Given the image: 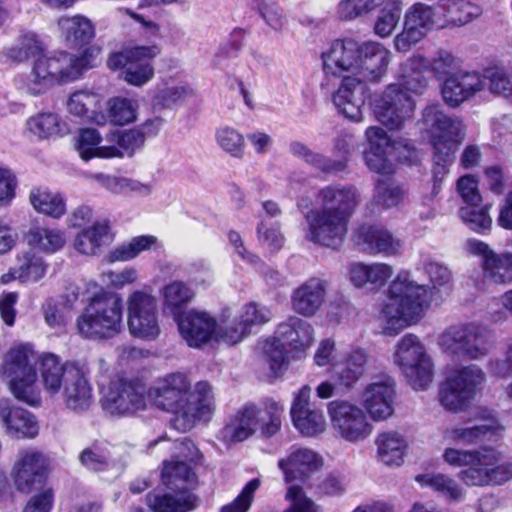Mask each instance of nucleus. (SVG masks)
<instances>
[{
    "instance_id": "nucleus-25",
    "label": "nucleus",
    "mask_w": 512,
    "mask_h": 512,
    "mask_svg": "<svg viewBox=\"0 0 512 512\" xmlns=\"http://www.w3.org/2000/svg\"><path fill=\"white\" fill-rule=\"evenodd\" d=\"M326 75L341 76L344 72L356 75L360 58V45L351 38L337 39L321 54Z\"/></svg>"
},
{
    "instance_id": "nucleus-62",
    "label": "nucleus",
    "mask_w": 512,
    "mask_h": 512,
    "mask_svg": "<svg viewBox=\"0 0 512 512\" xmlns=\"http://www.w3.org/2000/svg\"><path fill=\"white\" fill-rule=\"evenodd\" d=\"M488 465H484L483 461L470 464L466 469L459 472L458 477L469 486H484L491 484L489 478Z\"/></svg>"
},
{
    "instance_id": "nucleus-9",
    "label": "nucleus",
    "mask_w": 512,
    "mask_h": 512,
    "mask_svg": "<svg viewBox=\"0 0 512 512\" xmlns=\"http://www.w3.org/2000/svg\"><path fill=\"white\" fill-rule=\"evenodd\" d=\"M123 300L111 291L94 294L76 319L77 334L84 340L103 341L121 331Z\"/></svg>"
},
{
    "instance_id": "nucleus-23",
    "label": "nucleus",
    "mask_w": 512,
    "mask_h": 512,
    "mask_svg": "<svg viewBox=\"0 0 512 512\" xmlns=\"http://www.w3.org/2000/svg\"><path fill=\"white\" fill-rule=\"evenodd\" d=\"M181 337L192 348H200L217 338L218 322L209 313L197 310L174 312Z\"/></svg>"
},
{
    "instance_id": "nucleus-14",
    "label": "nucleus",
    "mask_w": 512,
    "mask_h": 512,
    "mask_svg": "<svg viewBox=\"0 0 512 512\" xmlns=\"http://www.w3.org/2000/svg\"><path fill=\"white\" fill-rule=\"evenodd\" d=\"M160 53L161 48L156 44L136 45L111 52L106 65L111 71H121L127 84L142 87L154 78V59Z\"/></svg>"
},
{
    "instance_id": "nucleus-48",
    "label": "nucleus",
    "mask_w": 512,
    "mask_h": 512,
    "mask_svg": "<svg viewBox=\"0 0 512 512\" xmlns=\"http://www.w3.org/2000/svg\"><path fill=\"white\" fill-rule=\"evenodd\" d=\"M106 140L123 152V156L126 154L130 157L144 145V137L136 127L112 131L106 136Z\"/></svg>"
},
{
    "instance_id": "nucleus-4",
    "label": "nucleus",
    "mask_w": 512,
    "mask_h": 512,
    "mask_svg": "<svg viewBox=\"0 0 512 512\" xmlns=\"http://www.w3.org/2000/svg\"><path fill=\"white\" fill-rule=\"evenodd\" d=\"M148 397L157 408L173 414L171 425L180 432L191 430L210 412L204 398L194 400L191 383L180 372L158 380L157 385L148 390Z\"/></svg>"
},
{
    "instance_id": "nucleus-30",
    "label": "nucleus",
    "mask_w": 512,
    "mask_h": 512,
    "mask_svg": "<svg viewBox=\"0 0 512 512\" xmlns=\"http://www.w3.org/2000/svg\"><path fill=\"white\" fill-rule=\"evenodd\" d=\"M321 465V457L307 448L292 447L287 457L278 461L286 482H305Z\"/></svg>"
},
{
    "instance_id": "nucleus-54",
    "label": "nucleus",
    "mask_w": 512,
    "mask_h": 512,
    "mask_svg": "<svg viewBox=\"0 0 512 512\" xmlns=\"http://www.w3.org/2000/svg\"><path fill=\"white\" fill-rule=\"evenodd\" d=\"M484 465H488L491 484L500 485L512 478V463L500 464V455L493 449H483Z\"/></svg>"
},
{
    "instance_id": "nucleus-21",
    "label": "nucleus",
    "mask_w": 512,
    "mask_h": 512,
    "mask_svg": "<svg viewBox=\"0 0 512 512\" xmlns=\"http://www.w3.org/2000/svg\"><path fill=\"white\" fill-rule=\"evenodd\" d=\"M436 4L429 6L416 3L410 7L404 19V28L394 40L397 51L406 52L423 39L432 28H442Z\"/></svg>"
},
{
    "instance_id": "nucleus-22",
    "label": "nucleus",
    "mask_w": 512,
    "mask_h": 512,
    "mask_svg": "<svg viewBox=\"0 0 512 512\" xmlns=\"http://www.w3.org/2000/svg\"><path fill=\"white\" fill-rule=\"evenodd\" d=\"M470 253L481 257L483 282L491 285H508L512 283V252L497 253L486 243L470 239L467 241Z\"/></svg>"
},
{
    "instance_id": "nucleus-16",
    "label": "nucleus",
    "mask_w": 512,
    "mask_h": 512,
    "mask_svg": "<svg viewBox=\"0 0 512 512\" xmlns=\"http://www.w3.org/2000/svg\"><path fill=\"white\" fill-rule=\"evenodd\" d=\"M393 360L415 390L425 389L432 382V360L415 334H405L397 342Z\"/></svg>"
},
{
    "instance_id": "nucleus-50",
    "label": "nucleus",
    "mask_w": 512,
    "mask_h": 512,
    "mask_svg": "<svg viewBox=\"0 0 512 512\" xmlns=\"http://www.w3.org/2000/svg\"><path fill=\"white\" fill-rule=\"evenodd\" d=\"M459 216L471 230L477 233H485L491 229L492 219L487 206L466 205L460 208Z\"/></svg>"
},
{
    "instance_id": "nucleus-27",
    "label": "nucleus",
    "mask_w": 512,
    "mask_h": 512,
    "mask_svg": "<svg viewBox=\"0 0 512 512\" xmlns=\"http://www.w3.org/2000/svg\"><path fill=\"white\" fill-rule=\"evenodd\" d=\"M310 395V386L304 385L295 395L290 410L294 426L306 436L321 433L326 426L322 411L311 407Z\"/></svg>"
},
{
    "instance_id": "nucleus-12",
    "label": "nucleus",
    "mask_w": 512,
    "mask_h": 512,
    "mask_svg": "<svg viewBox=\"0 0 512 512\" xmlns=\"http://www.w3.org/2000/svg\"><path fill=\"white\" fill-rule=\"evenodd\" d=\"M282 405L268 399L263 406L247 403L230 418L226 425V436L231 442H242L259 432L264 438L276 435L282 426Z\"/></svg>"
},
{
    "instance_id": "nucleus-60",
    "label": "nucleus",
    "mask_w": 512,
    "mask_h": 512,
    "mask_svg": "<svg viewBox=\"0 0 512 512\" xmlns=\"http://www.w3.org/2000/svg\"><path fill=\"white\" fill-rule=\"evenodd\" d=\"M260 484L261 482L258 478L247 482L239 495L231 503L226 504V512H248Z\"/></svg>"
},
{
    "instance_id": "nucleus-44",
    "label": "nucleus",
    "mask_w": 512,
    "mask_h": 512,
    "mask_svg": "<svg viewBox=\"0 0 512 512\" xmlns=\"http://www.w3.org/2000/svg\"><path fill=\"white\" fill-rule=\"evenodd\" d=\"M46 52V46L35 33H26L20 37L17 46L9 49L8 56L14 61L37 60Z\"/></svg>"
},
{
    "instance_id": "nucleus-35",
    "label": "nucleus",
    "mask_w": 512,
    "mask_h": 512,
    "mask_svg": "<svg viewBox=\"0 0 512 512\" xmlns=\"http://www.w3.org/2000/svg\"><path fill=\"white\" fill-rule=\"evenodd\" d=\"M437 10L442 28L460 27L481 14V9L470 0H438Z\"/></svg>"
},
{
    "instance_id": "nucleus-52",
    "label": "nucleus",
    "mask_w": 512,
    "mask_h": 512,
    "mask_svg": "<svg viewBox=\"0 0 512 512\" xmlns=\"http://www.w3.org/2000/svg\"><path fill=\"white\" fill-rule=\"evenodd\" d=\"M80 464L91 472H104L109 468V452L97 442L84 448L78 456Z\"/></svg>"
},
{
    "instance_id": "nucleus-40",
    "label": "nucleus",
    "mask_w": 512,
    "mask_h": 512,
    "mask_svg": "<svg viewBox=\"0 0 512 512\" xmlns=\"http://www.w3.org/2000/svg\"><path fill=\"white\" fill-rule=\"evenodd\" d=\"M29 247L44 254H54L61 250L65 243V233L59 229L32 227L26 234Z\"/></svg>"
},
{
    "instance_id": "nucleus-20",
    "label": "nucleus",
    "mask_w": 512,
    "mask_h": 512,
    "mask_svg": "<svg viewBox=\"0 0 512 512\" xmlns=\"http://www.w3.org/2000/svg\"><path fill=\"white\" fill-rule=\"evenodd\" d=\"M327 411L333 428L348 442L362 441L373 431L366 412L356 403L334 400L328 404Z\"/></svg>"
},
{
    "instance_id": "nucleus-6",
    "label": "nucleus",
    "mask_w": 512,
    "mask_h": 512,
    "mask_svg": "<svg viewBox=\"0 0 512 512\" xmlns=\"http://www.w3.org/2000/svg\"><path fill=\"white\" fill-rule=\"evenodd\" d=\"M164 489H153L146 494V504L151 512H190L198 505L193 492L198 477L193 468L184 461H165L161 471Z\"/></svg>"
},
{
    "instance_id": "nucleus-13",
    "label": "nucleus",
    "mask_w": 512,
    "mask_h": 512,
    "mask_svg": "<svg viewBox=\"0 0 512 512\" xmlns=\"http://www.w3.org/2000/svg\"><path fill=\"white\" fill-rule=\"evenodd\" d=\"M35 361L36 352L32 346L21 343L7 351L2 365L5 373L10 377V390L14 397L32 407L41 404V398L35 386L37 380Z\"/></svg>"
},
{
    "instance_id": "nucleus-17",
    "label": "nucleus",
    "mask_w": 512,
    "mask_h": 512,
    "mask_svg": "<svg viewBox=\"0 0 512 512\" xmlns=\"http://www.w3.org/2000/svg\"><path fill=\"white\" fill-rule=\"evenodd\" d=\"M57 23L66 47L75 51L73 56L86 55V67L90 70L97 68L102 61L103 48L94 42L95 24L81 14L62 16Z\"/></svg>"
},
{
    "instance_id": "nucleus-31",
    "label": "nucleus",
    "mask_w": 512,
    "mask_h": 512,
    "mask_svg": "<svg viewBox=\"0 0 512 512\" xmlns=\"http://www.w3.org/2000/svg\"><path fill=\"white\" fill-rule=\"evenodd\" d=\"M484 89L481 74L475 71H459L451 73L442 86L444 101L451 107H457L462 102Z\"/></svg>"
},
{
    "instance_id": "nucleus-53",
    "label": "nucleus",
    "mask_w": 512,
    "mask_h": 512,
    "mask_svg": "<svg viewBox=\"0 0 512 512\" xmlns=\"http://www.w3.org/2000/svg\"><path fill=\"white\" fill-rule=\"evenodd\" d=\"M262 350L272 374L277 376L282 373L286 364V354L289 353L286 344L276 335L264 342Z\"/></svg>"
},
{
    "instance_id": "nucleus-51",
    "label": "nucleus",
    "mask_w": 512,
    "mask_h": 512,
    "mask_svg": "<svg viewBox=\"0 0 512 512\" xmlns=\"http://www.w3.org/2000/svg\"><path fill=\"white\" fill-rule=\"evenodd\" d=\"M163 296L165 305L174 316V312L183 311L182 308L192 300L194 294L184 282L173 281L164 287Z\"/></svg>"
},
{
    "instance_id": "nucleus-26",
    "label": "nucleus",
    "mask_w": 512,
    "mask_h": 512,
    "mask_svg": "<svg viewBox=\"0 0 512 512\" xmlns=\"http://www.w3.org/2000/svg\"><path fill=\"white\" fill-rule=\"evenodd\" d=\"M395 381L388 376L368 384L362 394L363 404L374 420H384L393 414Z\"/></svg>"
},
{
    "instance_id": "nucleus-7",
    "label": "nucleus",
    "mask_w": 512,
    "mask_h": 512,
    "mask_svg": "<svg viewBox=\"0 0 512 512\" xmlns=\"http://www.w3.org/2000/svg\"><path fill=\"white\" fill-rule=\"evenodd\" d=\"M429 305L428 289L417 284L407 271L400 272L389 287L387 302L382 308L384 333L396 335L407 326L416 324Z\"/></svg>"
},
{
    "instance_id": "nucleus-1",
    "label": "nucleus",
    "mask_w": 512,
    "mask_h": 512,
    "mask_svg": "<svg viewBox=\"0 0 512 512\" xmlns=\"http://www.w3.org/2000/svg\"><path fill=\"white\" fill-rule=\"evenodd\" d=\"M430 66L438 77H443L459 66V60L450 52L440 50L432 62L414 55L402 63L397 74L398 82L389 84L375 99L374 113L381 124L398 130L413 117L415 101L409 92L423 93L428 86L424 74Z\"/></svg>"
},
{
    "instance_id": "nucleus-36",
    "label": "nucleus",
    "mask_w": 512,
    "mask_h": 512,
    "mask_svg": "<svg viewBox=\"0 0 512 512\" xmlns=\"http://www.w3.org/2000/svg\"><path fill=\"white\" fill-rule=\"evenodd\" d=\"M377 458L386 466H400L408 449L406 437L398 431L379 433L375 439Z\"/></svg>"
},
{
    "instance_id": "nucleus-46",
    "label": "nucleus",
    "mask_w": 512,
    "mask_h": 512,
    "mask_svg": "<svg viewBox=\"0 0 512 512\" xmlns=\"http://www.w3.org/2000/svg\"><path fill=\"white\" fill-rule=\"evenodd\" d=\"M401 13V0H386L374 24L375 33L382 38L390 36L400 20Z\"/></svg>"
},
{
    "instance_id": "nucleus-56",
    "label": "nucleus",
    "mask_w": 512,
    "mask_h": 512,
    "mask_svg": "<svg viewBox=\"0 0 512 512\" xmlns=\"http://www.w3.org/2000/svg\"><path fill=\"white\" fill-rule=\"evenodd\" d=\"M377 7L376 0H341L337 6V16L344 21L361 18Z\"/></svg>"
},
{
    "instance_id": "nucleus-47",
    "label": "nucleus",
    "mask_w": 512,
    "mask_h": 512,
    "mask_svg": "<svg viewBox=\"0 0 512 512\" xmlns=\"http://www.w3.org/2000/svg\"><path fill=\"white\" fill-rule=\"evenodd\" d=\"M17 269L20 281H38L44 277L47 265L43 259L36 255L34 251H24L17 256Z\"/></svg>"
},
{
    "instance_id": "nucleus-63",
    "label": "nucleus",
    "mask_w": 512,
    "mask_h": 512,
    "mask_svg": "<svg viewBox=\"0 0 512 512\" xmlns=\"http://www.w3.org/2000/svg\"><path fill=\"white\" fill-rule=\"evenodd\" d=\"M285 498L290 502V506L284 512H316L314 502L307 498L297 485H291L287 489Z\"/></svg>"
},
{
    "instance_id": "nucleus-28",
    "label": "nucleus",
    "mask_w": 512,
    "mask_h": 512,
    "mask_svg": "<svg viewBox=\"0 0 512 512\" xmlns=\"http://www.w3.org/2000/svg\"><path fill=\"white\" fill-rule=\"evenodd\" d=\"M328 283L320 277H311L293 290L292 310L304 317L314 316L326 300Z\"/></svg>"
},
{
    "instance_id": "nucleus-19",
    "label": "nucleus",
    "mask_w": 512,
    "mask_h": 512,
    "mask_svg": "<svg viewBox=\"0 0 512 512\" xmlns=\"http://www.w3.org/2000/svg\"><path fill=\"white\" fill-rule=\"evenodd\" d=\"M50 472V461L44 453L35 449H25L18 453L10 477L17 492L29 495L43 489Z\"/></svg>"
},
{
    "instance_id": "nucleus-29",
    "label": "nucleus",
    "mask_w": 512,
    "mask_h": 512,
    "mask_svg": "<svg viewBox=\"0 0 512 512\" xmlns=\"http://www.w3.org/2000/svg\"><path fill=\"white\" fill-rule=\"evenodd\" d=\"M276 335L286 344L293 358H301L314 342L313 326L297 316H291L280 323Z\"/></svg>"
},
{
    "instance_id": "nucleus-43",
    "label": "nucleus",
    "mask_w": 512,
    "mask_h": 512,
    "mask_svg": "<svg viewBox=\"0 0 512 512\" xmlns=\"http://www.w3.org/2000/svg\"><path fill=\"white\" fill-rule=\"evenodd\" d=\"M273 314L266 306L249 303L244 307L240 316L241 331H236L237 336L231 335L232 342H240L252 332L253 327L269 322Z\"/></svg>"
},
{
    "instance_id": "nucleus-5",
    "label": "nucleus",
    "mask_w": 512,
    "mask_h": 512,
    "mask_svg": "<svg viewBox=\"0 0 512 512\" xmlns=\"http://www.w3.org/2000/svg\"><path fill=\"white\" fill-rule=\"evenodd\" d=\"M421 121L434 150L432 195L436 196L455 159L457 147L464 139V125L460 119L445 114L438 103L424 108Z\"/></svg>"
},
{
    "instance_id": "nucleus-10",
    "label": "nucleus",
    "mask_w": 512,
    "mask_h": 512,
    "mask_svg": "<svg viewBox=\"0 0 512 512\" xmlns=\"http://www.w3.org/2000/svg\"><path fill=\"white\" fill-rule=\"evenodd\" d=\"M86 55L74 57L73 52L67 50H55L34 60L31 76V88L34 95L44 93L54 86H62L73 83L84 77L90 71L86 67Z\"/></svg>"
},
{
    "instance_id": "nucleus-3",
    "label": "nucleus",
    "mask_w": 512,
    "mask_h": 512,
    "mask_svg": "<svg viewBox=\"0 0 512 512\" xmlns=\"http://www.w3.org/2000/svg\"><path fill=\"white\" fill-rule=\"evenodd\" d=\"M391 52L378 42H366L360 46V58L354 77H343L333 103L337 110L353 122L363 120L366 85L364 82H378L386 73Z\"/></svg>"
},
{
    "instance_id": "nucleus-39",
    "label": "nucleus",
    "mask_w": 512,
    "mask_h": 512,
    "mask_svg": "<svg viewBox=\"0 0 512 512\" xmlns=\"http://www.w3.org/2000/svg\"><path fill=\"white\" fill-rule=\"evenodd\" d=\"M29 200L34 210L54 219L61 218L66 213V199L57 192L46 187H34L29 194Z\"/></svg>"
},
{
    "instance_id": "nucleus-24",
    "label": "nucleus",
    "mask_w": 512,
    "mask_h": 512,
    "mask_svg": "<svg viewBox=\"0 0 512 512\" xmlns=\"http://www.w3.org/2000/svg\"><path fill=\"white\" fill-rule=\"evenodd\" d=\"M148 391L143 381L139 379H124L111 387L106 399V409L112 414H133L146 408Z\"/></svg>"
},
{
    "instance_id": "nucleus-55",
    "label": "nucleus",
    "mask_w": 512,
    "mask_h": 512,
    "mask_svg": "<svg viewBox=\"0 0 512 512\" xmlns=\"http://www.w3.org/2000/svg\"><path fill=\"white\" fill-rule=\"evenodd\" d=\"M497 428V422L490 419L487 424L466 428H455L451 431L450 437L459 443L474 444L483 440L487 434H494Z\"/></svg>"
},
{
    "instance_id": "nucleus-34",
    "label": "nucleus",
    "mask_w": 512,
    "mask_h": 512,
    "mask_svg": "<svg viewBox=\"0 0 512 512\" xmlns=\"http://www.w3.org/2000/svg\"><path fill=\"white\" fill-rule=\"evenodd\" d=\"M0 422L7 432L17 438H34L38 434V423L26 409L0 402Z\"/></svg>"
},
{
    "instance_id": "nucleus-33",
    "label": "nucleus",
    "mask_w": 512,
    "mask_h": 512,
    "mask_svg": "<svg viewBox=\"0 0 512 512\" xmlns=\"http://www.w3.org/2000/svg\"><path fill=\"white\" fill-rule=\"evenodd\" d=\"M367 362L368 354L364 349H352L340 361L332 364V376L340 387L350 389L365 374Z\"/></svg>"
},
{
    "instance_id": "nucleus-58",
    "label": "nucleus",
    "mask_w": 512,
    "mask_h": 512,
    "mask_svg": "<svg viewBox=\"0 0 512 512\" xmlns=\"http://www.w3.org/2000/svg\"><path fill=\"white\" fill-rule=\"evenodd\" d=\"M258 10L265 23L274 31H281L286 24L283 9L270 0H260Z\"/></svg>"
},
{
    "instance_id": "nucleus-61",
    "label": "nucleus",
    "mask_w": 512,
    "mask_h": 512,
    "mask_svg": "<svg viewBox=\"0 0 512 512\" xmlns=\"http://www.w3.org/2000/svg\"><path fill=\"white\" fill-rule=\"evenodd\" d=\"M109 116L117 125H125L136 118L131 101L126 98L116 97L110 100Z\"/></svg>"
},
{
    "instance_id": "nucleus-64",
    "label": "nucleus",
    "mask_w": 512,
    "mask_h": 512,
    "mask_svg": "<svg viewBox=\"0 0 512 512\" xmlns=\"http://www.w3.org/2000/svg\"><path fill=\"white\" fill-rule=\"evenodd\" d=\"M94 100L95 96L90 92L75 91L70 95L67 107L71 114L81 119L89 118V108Z\"/></svg>"
},
{
    "instance_id": "nucleus-32",
    "label": "nucleus",
    "mask_w": 512,
    "mask_h": 512,
    "mask_svg": "<svg viewBox=\"0 0 512 512\" xmlns=\"http://www.w3.org/2000/svg\"><path fill=\"white\" fill-rule=\"evenodd\" d=\"M359 249L369 255L392 256L401 249V242L386 228L378 225H363L356 235Z\"/></svg>"
},
{
    "instance_id": "nucleus-11",
    "label": "nucleus",
    "mask_w": 512,
    "mask_h": 512,
    "mask_svg": "<svg viewBox=\"0 0 512 512\" xmlns=\"http://www.w3.org/2000/svg\"><path fill=\"white\" fill-rule=\"evenodd\" d=\"M438 344L443 352L454 358L480 360L495 348L496 335L479 322L457 323L440 334Z\"/></svg>"
},
{
    "instance_id": "nucleus-49",
    "label": "nucleus",
    "mask_w": 512,
    "mask_h": 512,
    "mask_svg": "<svg viewBox=\"0 0 512 512\" xmlns=\"http://www.w3.org/2000/svg\"><path fill=\"white\" fill-rule=\"evenodd\" d=\"M404 198L403 189L390 179H378L375 183L373 200L383 207L391 208L399 205Z\"/></svg>"
},
{
    "instance_id": "nucleus-57",
    "label": "nucleus",
    "mask_w": 512,
    "mask_h": 512,
    "mask_svg": "<svg viewBox=\"0 0 512 512\" xmlns=\"http://www.w3.org/2000/svg\"><path fill=\"white\" fill-rule=\"evenodd\" d=\"M482 80H484V89L486 87L496 94H501L508 97L512 93V83L505 74V72L499 68H489L481 74Z\"/></svg>"
},
{
    "instance_id": "nucleus-18",
    "label": "nucleus",
    "mask_w": 512,
    "mask_h": 512,
    "mask_svg": "<svg viewBox=\"0 0 512 512\" xmlns=\"http://www.w3.org/2000/svg\"><path fill=\"white\" fill-rule=\"evenodd\" d=\"M127 326L134 338L156 340L161 333L156 298L140 290L131 293L127 300Z\"/></svg>"
},
{
    "instance_id": "nucleus-8",
    "label": "nucleus",
    "mask_w": 512,
    "mask_h": 512,
    "mask_svg": "<svg viewBox=\"0 0 512 512\" xmlns=\"http://www.w3.org/2000/svg\"><path fill=\"white\" fill-rule=\"evenodd\" d=\"M43 386L54 395L64 385L65 403L68 408L78 411L89 408L92 389L83 368L75 361L61 362L56 354L46 352L37 359Z\"/></svg>"
},
{
    "instance_id": "nucleus-45",
    "label": "nucleus",
    "mask_w": 512,
    "mask_h": 512,
    "mask_svg": "<svg viewBox=\"0 0 512 512\" xmlns=\"http://www.w3.org/2000/svg\"><path fill=\"white\" fill-rule=\"evenodd\" d=\"M156 243V237L141 235L132 238L129 242L122 243L112 250L108 259L110 262L129 261L137 257L141 252L149 250Z\"/></svg>"
},
{
    "instance_id": "nucleus-15",
    "label": "nucleus",
    "mask_w": 512,
    "mask_h": 512,
    "mask_svg": "<svg viewBox=\"0 0 512 512\" xmlns=\"http://www.w3.org/2000/svg\"><path fill=\"white\" fill-rule=\"evenodd\" d=\"M486 380L485 372L475 364L452 370L439 388V402L448 411L465 410Z\"/></svg>"
},
{
    "instance_id": "nucleus-41",
    "label": "nucleus",
    "mask_w": 512,
    "mask_h": 512,
    "mask_svg": "<svg viewBox=\"0 0 512 512\" xmlns=\"http://www.w3.org/2000/svg\"><path fill=\"white\" fill-rule=\"evenodd\" d=\"M110 226L108 223H95L83 229L75 238L76 250L85 255H96L109 239Z\"/></svg>"
},
{
    "instance_id": "nucleus-38",
    "label": "nucleus",
    "mask_w": 512,
    "mask_h": 512,
    "mask_svg": "<svg viewBox=\"0 0 512 512\" xmlns=\"http://www.w3.org/2000/svg\"><path fill=\"white\" fill-rule=\"evenodd\" d=\"M392 274L393 268L385 263H354L350 267V280L358 288L367 284L382 287Z\"/></svg>"
},
{
    "instance_id": "nucleus-42",
    "label": "nucleus",
    "mask_w": 512,
    "mask_h": 512,
    "mask_svg": "<svg viewBox=\"0 0 512 512\" xmlns=\"http://www.w3.org/2000/svg\"><path fill=\"white\" fill-rule=\"evenodd\" d=\"M415 480L423 487H429L449 500H459L463 490L451 477L442 473L417 475Z\"/></svg>"
},
{
    "instance_id": "nucleus-37",
    "label": "nucleus",
    "mask_w": 512,
    "mask_h": 512,
    "mask_svg": "<svg viewBox=\"0 0 512 512\" xmlns=\"http://www.w3.org/2000/svg\"><path fill=\"white\" fill-rule=\"evenodd\" d=\"M101 141L102 137L97 129H80L76 143V149L80 157L84 161H89L93 158L112 159L123 157V152L114 145L100 146Z\"/></svg>"
},
{
    "instance_id": "nucleus-59",
    "label": "nucleus",
    "mask_w": 512,
    "mask_h": 512,
    "mask_svg": "<svg viewBox=\"0 0 512 512\" xmlns=\"http://www.w3.org/2000/svg\"><path fill=\"white\" fill-rule=\"evenodd\" d=\"M28 126L39 138H48L59 132L58 116L54 113H41L30 118Z\"/></svg>"
},
{
    "instance_id": "nucleus-2",
    "label": "nucleus",
    "mask_w": 512,
    "mask_h": 512,
    "mask_svg": "<svg viewBox=\"0 0 512 512\" xmlns=\"http://www.w3.org/2000/svg\"><path fill=\"white\" fill-rule=\"evenodd\" d=\"M315 202L318 206L304 215L305 239L336 250L346 238L350 218L361 202V194L354 185L333 183L317 191Z\"/></svg>"
}]
</instances>
